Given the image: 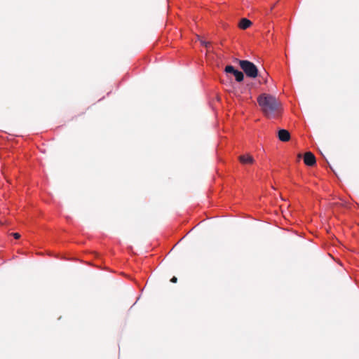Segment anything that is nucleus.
Segmentation results:
<instances>
[{
	"mask_svg": "<svg viewBox=\"0 0 359 359\" xmlns=\"http://www.w3.org/2000/svg\"><path fill=\"white\" fill-rule=\"evenodd\" d=\"M237 69H235L234 67L231 65H227L226 67H225V72L226 73H231V74H234V72L236 71Z\"/></svg>",
	"mask_w": 359,
	"mask_h": 359,
	"instance_id": "8",
	"label": "nucleus"
},
{
	"mask_svg": "<svg viewBox=\"0 0 359 359\" xmlns=\"http://www.w3.org/2000/svg\"><path fill=\"white\" fill-rule=\"evenodd\" d=\"M177 278H176V277H175V276H174V277H172V278H171V280H170V281H171L172 283H176V282H177Z\"/></svg>",
	"mask_w": 359,
	"mask_h": 359,
	"instance_id": "10",
	"label": "nucleus"
},
{
	"mask_svg": "<svg viewBox=\"0 0 359 359\" xmlns=\"http://www.w3.org/2000/svg\"><path fill=\"white\" fill-rule=\"evenodd\" d=\"M304 163L309 166H312L316 163L315 156L311 152H306L304 157Z\"/></svg>",
	"mask_w": 359,
	"mask_h": 359,
	"instance_id": "3",
	"label": "nucleus"
},
{
	"mask_svg": "<svg viewBox=\"0 0 359 359\" xmlns=\"http://www.w3.org/2000/svg\"><path fill=\"white\" fill-rule=\"evenodd\" d=\"M201 43H202V45L205 46V47H208V45L209 44L208 42H205L203 41H201Z\"/></svg>",
	"mask_w": 359,
	"mask_h": 359,
	"instance_id": "11",
	"label": "nucleus"
},
{
	"mask_svg": "<svg viewBox=\"0 0 359 359\" xmlns=\"http://www.w3.org/2000/svg\"><path fill=\"white\" fill-rule=\"evenodd\" d=\"M278 139L282 142H287L290 138V133L285 129H281L278 131Z\"/></svg>",
	"mask_w": 359,
	"mask_h": 359,
	"instance_id": "4",
	"label": "nucleus"
},
{
	"mask_svg": "<svg viewBox=\"0 0 359 359\" xmlns=\"http://www.w3.org/2000/svg\"><path fill=\"white\" fill-rule=\"evenodd\" d=\"M233 75L235 76L236 80L238 82L242 81L243 80V79H244V75H243V72L239 71V70H236L234 72Z\"/></svg>",
	"mask_w": 359,
	"mask_h": 359,
	"instance_id": "7",
	"label": "nucleus"
},
{
	"mask_svg": "<svg viewBox=\"0 0 359 359\" xmlns=\"http://www.w3.org/2000/svg\"><path fill=\"white\" fill-rule=\"evenodd\" d=\"M257 102L267 118H275L281 114V103L273 95L262 93L257 97Z\"/></svg>",
	"mask_w": 359,
	"mask_h": 359,
	"instance_id": "1",
	"label": "nucleus"
},
{
	"mask_svg": "<svg viewBox=\"0 0 359 359\" xmlns=\"http://www.w3.org/2000/svg\"><path fill=\"white\" fill-rule=\"evenodd\" d=\"M250 25L251 22L249 20H248L247 18H243L239 23V27L243 29H245L248 28L250 26Z\"/></svg>",
	"mask_w": 359,
	"mask_h": 359,
	"instance_id": "6",
	"label": "nucleus"
},
{
	"mask_svg": "<svg viewBox=\"0 0 359 359\" xmlns=\"http://www.w3.org/2000/svg\"><path fill=\"white\" fill-rule=\"evenodd\" d=\"M239 160L243 164H252L254 163L253 157L249 154L241 156Z\"/></svg>",
	"mask_w": 359,
	"mask_h": 359,
	"instance_id": "5",
	"label": "nucleus"
},
{
	"mask_svg": "<svg viewBox=\"0 0 359 359\" xmlns=\"http://www.w3.org/2000/svg\"><path fill=\"white\" fill-rule=\"evenodd\" d=\"M239 65L247 76L250 78H255L257 76L258 69L252 62L248 60H240Z\"/></svg>",
	"mask_w": 359,
	"mask_h": 359,
	"instance_id": "2",
	"label": "nucleus"
},
{
	"mask_svg": "<svg viewBox=\"0 0 359 359\" xmlns=\"http://www.w3.org/2000/svg\"><path fill=\"white\" fill-rule=\"evenodd\" d=\"M12 235L15 239H18L20 237V235L18 233H13Z\"/></svg>",
	"mask_w": 359,
	"mask_h": 359,
	"instance_id": "9",
	"label": "nucleus"
}]
</instances>
